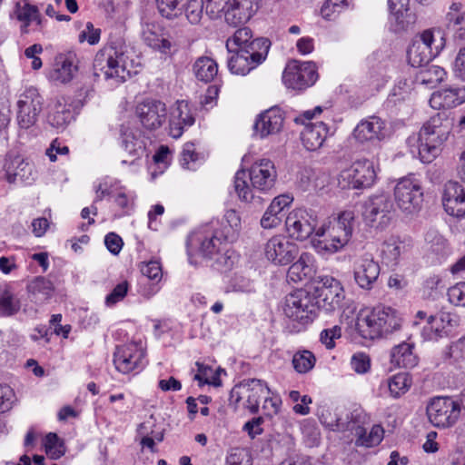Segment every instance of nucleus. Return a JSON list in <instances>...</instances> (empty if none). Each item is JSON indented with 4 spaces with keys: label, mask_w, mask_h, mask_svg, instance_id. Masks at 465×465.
<instances>
[{
    "label": "nucleus",
    "mask_w": 465,
    "mask_h": 465,
    "mask_svg": "<svg viewBox=\"0 0 465 465\" xmlns=\"http://www.w3.org/2000/svg\"><path fill=\"white\" fill-rule=\"evenodd\" d=\"M131 65L128 56L113 47L100 50L94 61L95 74H103L106 80H113L115 84L125 82L132 76Z\"/></svg>",
    "instance_id": "obj_7"
},
{
    "label": "nucleus",
    "mask_w": 465,
    "mask_h": 465,
    "mask_svg": "<svg viewBox=\"0 0 465 465\" xmlns=\"http://www.w3.org/2000/svg\"><path fill=\"white\" fill-rule=\"evenodd\" d=\"M445 354L454 361L465 360V336L451 342L447 348Z\"/></svg>",
    "instance_id": "obj_57"
},
{
    "label": "nucleus",
    "mask_w": 465,
    "mask_h": 465,
    "mask_svg": "<svg viewBox=\"0 0 465 465\" xmlns=\"http://www.w3.org/2000/svg\"><path fill=\"white\" fill-rule=\"evenodd\" d=\"M129 284L126 281L117 284L113 291L106 296L105 303L107 306H113L122 301L127 294Z\"/></svg>",
    "instance_id": "obj_58"
},
{
    "label": "nucleus",
    "mask_w": 465,
    "mask_h": 465,
    "mask_svg": "<svg viewBox=\"0 0 465 465\" xmlns=\"http://www.w3.org/2000/svg\"><path fill=\"white\" fill-rule=\"evenodd\" d=\"M410 0H388L390 22L394 31L407 30L415 23V15L409 10Z\"/></svg>",
    "instance_id": "obj_33"
},
{
    "label": "nucleus",
    "mask_w": 465,
    "mask_h": 465,
    "mask_svg": "<svg viewBox=\"0 0 465 465\" xmlns=\"http://www.w3.org/2000/svg\"><path fill=\"white\" fill-rule=\"evenodd\" d=\"M282 216L279 210L270 204L260 221L261 226L263 229L275 228L281 224Z\"/></svg>",
    "instance_id": "obj_52"
},
{
    "label": "nucleus",
    "mask_w": 465,
    "mask_h": 465,
    "mask_svg": "<svg viewBox=\"0 0 465 465\" xmlns=\"http://www.w3.org/2000/svg\"><path fill=\"white\" fill-rule=\"evenodd\" d=\"M260 0H232L225 11V22L231 26L247 23L258 11Z\"/></svg>",
    "instance_id": "obj_29"
},
{
    "label": "nucleus",
    "mask_w": 465,
    "mask_h": 465,
    "mask_svg": "<svg viewBox=\"0 0 465 465\" xmlns=\"http://www.w3.org/2000/svg\"><path fill=\"white\" fill-rule=\"evenodd\" d=\"M78 71V58L73 52L59 54L55 56L49 79L58 84H67L73 80Z\"/></svg>",
    "instance_id": "obj_27"
},
{
    "label": "nucleus",
    "mask_w": 465,
    "mask_h": 465,
    "mask_svg": "<svg viewBox=\"0 0 465 465\" xmlns=\"http://www.w3.org/2000/svg\"><path fill=\"white\" fill-rule=\"evenodd\" d=\"M5 175L9 183L31 184L36 178L34 164L17 155L5 163Z\"/></svg>",
    "instance_id": "obj_30"
},
{
    "label": "nucleus",
    "mask_w": 465,
    "mask_h": 465,
    "mask_svg": "<svg viewBox=\"0 0 465 465\" xmlns=\"http://www.w3.org/2000/svg\"><path fill=\"white\" fill-rule=\"evenodd\" d=\"M445 74L446 73L443 68L431 64L420 70L417 76V80L422 84L432 87L443 81Z\"/></svg>",
    "instance_id": "obj_44"
},
{
    "label": "nucleus",
    "mask_w": 465,
    "mask_h": 465,
    "mask_svg": "<svg viewBox=\"0 0 465 465\" xmlns=\"http://www.w3.org/2000/svg\"><path fill=\"white\" fill-rule=\"evenodd\" d=\"M194 118L191 114L188 104L184 101H178L171 113L170 134L173 138H179L184 127L193 125Z\"/></svg>",
    "instance_id": "obj_35"
},
{
    "label": "nucleus",
    "mask_w": 465,
    "mask_h": 465,
    "mask_svg": "<svg viewBox=\"0 0 465 465\" xmlns=\"http://www.w3.org/2000/svg\"><path fill=\"white\" fill-rule=\"evenodd\" d=\"M141 272L143 276H146L151 280L160 281L162 278L161 264L157 261H150L148 262H144L141 266Z\"/></svg>",
    "instance_id": "obj_61"
},
{
    "label": "nucleus",
    "mask_w": 465,
    "mask_h": 465,
    "mask_svg": "<svg viewBox=\"0 0 465 465\" xmlns=\"http://www.w3.org/2000/svg\"><path fill=\"white\" fill-rule=\"evenodd\" d=\"M43 103V97L33 86L25 88L19 95L16 120L21 128L28 129L37 122Z\"/></svg>",
    "instance_id": "obj_13"
},
{
    "label": "nucleus",
    "mask_w": 465,
    "mask_h": 465,
    "mask_svg": "<svg viewBox=\"0 0 465 465\" xmlns=\"http://www.w3.org/2000/svg\"><path fill=\"white\" fill-rule=\"evenodd\" d=\"M410 386L411 379L405 372L392 376L388 382L390 392L394 398L404 394L409 390Z\"/></svg>",
    "instance_id": "obj_49"
},
{
    "label": "nucleus",
    "mask_w": 465,
    "mask_h": 465,
    "mask_svg": "<svg viewBox=\"0 0 465 465\" xmlns=\"http://www.w3.org/2000/svg\"><path fill=\"white\" fill-rule=\"evenodd\" d=\"M136 114L144 128L155 130L165 123L167 110L163 102L148 99L136 106Z\"/></svg>",
    "instance_id": "obj_23"
},
{
    "label": "nucleus",
    "mask_w": 465,
    "mask_h": 465,
    "mask_svg": "<svg viewBox=\"0 0 465 465\" xmlns=\"http://www.w3.org/2000/svg\"><path fill=\"white\" fill-rule=\"evenodd\" d=\"M445 36L440 29L424 30L408 49L409 63L413 67L427 65L445 46Z\"/></svg>",
    "instance_id": "obj_8"
},
{
    "label": "nucleus",
    "mask_w": 465,
    "mask_h": 465,
    "mask_svg": "<svg viewBox=\"0 0 465 465\" xmlns=\"http://www.w3.org/2000/svg\"><path fill=\"white\" fill-rule=\"evenodd\" d=\"M394 213L393 202L385 193L372 195L363 203L362 217L371 227L383 229L391 223Z\"/></svg>",
    "instance_id": "obj_10"
},
{
    "label": "nucleus",
    "mask_w": 465,
    "mask_h": 465,
    "mask_svg": "<svg viewBox=\"0 0 465 465\" xmlns=\"http://www.w3.org/2000/svg\"><path fill=\"white\" fill-rule=\"evenodd\" d=\"M79 42L87 41L90 45H95L100 39V30L95 29L91 22H87L85 29L78 36Z\"/></svg>",
    "instance_id": "obj_63"
},
{
    "label": "nucleus",
    "mask_w": 465,
    "mask_h": 465,
    "mask_svg": "<svg viewBox=\"0 0 465 465\" xmlns=\"http://www.w3.org/2000/svg\"><path fill=\"white\" fill-rule=\"evenodd\" d=\"M316 358L310 351L303 350L297 351L292 357V365L299 373L310 371L315 365Z\"/></svg>",
    "instance_id": "obj_45"
},
{
    "label": "nucleus",
    "mask_w": 465,
    "mask_h": 465,
    "mask_svg": "<svg viewBox=\"0 0 465 465\" xmlns=\"http://www.w3.org/2000/svg\"><path fill=\"white\" fill-rule=\"evenodd\" d=\"M318 309L322 308L327 312L341 309L344 300V291L339 281L332 277L322 279V285L318 288Z\"/></svg>",
    "instance_id": "obj_22"
},
{
    "label": "nucleus",
    "mask_w": 465,
    "mask_h": 465,
    "mask_svg": "<svg viewBox=\"0 0 465 465\" xmlns=\"http://www.w3.org/2000/svg\"><path fill=\"white\" fill-rule=\"evenodd\" d=\"M220 229L232 241L236 238L241 229V218L235 210L230 209L225 212L223 220L220 221Z\"/></svg>",
    "instance_id": "obj_43"
},
{
    "label": "nucleus",
    "mask_w": 465,
    "mask_h": 465,
    "mask_svg": "<svg viewBox=\"0 0 465 465\" xmlns=\"http://www.w3.org/2000/svg\"><path fill=\"white\" fill-rule=\"evenodd\" d=\"M323 422L332 430L351 431L357 439L360 434L363 433L364 426L369 422V417L362 409L355 408L346 413L344 418L340 417L334 420H324Z\"/></svg>",
    "instance_id": "obj_26"
},
{
    "label": "nucleus",
    "mask_w": 465,
    "mask_h": 465,
    "mask_svg": "<svg viewBox=\"0 0 465 465\" xmlns=\"http://www.w3.org/2000/svg\"><path fill=\"white\" fill-rule=\"evenodd\" d=\"M394 199L398 207L407 214L417 213L423 201V192L418 180L404 177L394 187Z\"/></svg>",
    "instance_id": "obj_11"
},
{
    "label": "nucleus",
    "mask_w": 465,
    "mask_h": 465,
    "mask_svg": "<svg viewBox=\"0 0 465 465\" xmlns=\"http://www.w3.org/2000/svg\"><path fill=\"white\" fill-rule=\"evenodd\" d=\"M284 116L281 109L272 107L259 114L254 123V134L261 139L279 134L283 127Z\"/></svg>",
    "instance_id": "obj_24"
},
{
    "label": "nucleus",
    "mask_w": 465,
    "mask_h": 465,
    "mask_svg": "<svg viewBox=\"0 0 465 465\" xmlns=\"http://www.w3.org/2000/svg\"><path fill=\"white\" fill-rule=\"evenodd\" d=\"M204 1L190 0L184 9L185 16L192 25H197L201 22L203 15Z\"/></svg>",
    "instance_id": "obj_51"
},
{
    "label": "nucleus",
    "mask_w": 465,
    "mask_h": 465,
    "mask_svg": "<svg viewBox=\"0 0 465 465\" xmlns=\"http://www.w3.org/2000/svg\"><path fill=\"white\" fill-rule=\"evenodd\" d=\"M341 336V330L339 326H333L330 329L323 330L320 334V340L327 349H332L335 347V339H339Z\"/></svg>",
    "instance_id": "obj_59"
},
{
    "label": "nucleus",
    "mask_w": 465,
    "mask_h": 465,
    "mask_svg": "<svg viewBox=\"0 0 465 465\" xmlns=\"http://www.w3.org/2000/svg\"><path fill=\"white\" fill-rule=\"evenodd\" d=\"M351 365L357 373H367L371 369V359L366 353L358 352L352 355Z\"/></svg>",
    "instance_id": "obj_55"
},
{
    "label": "nucleus",
    "mask_w": 465,
    "mask_h": 465,
    "mask_svg": "<svg viewBox=\"0 0 465 465\" xmlns=\"http://www.w3.org/2000/svg\"><path fill=\"white\" fill-rule=\"evenodd\" d=\"M317 214L306 209L292 210L285 219L286 230L290 237L298 241L308 239L313 232L316 235Z\"/></svg>",
    "instance_id": "obj_15"
},
{
    "label": "nucleus",
    "mask_w": 465,
    "mask_h": 465,
    "mask_svg": "<svg viewBox=\"0 0 465 465\" xmlns=\"http://www.w3.org/2000/svg\"><path fill=\"white\" fill-rule=\"evenodd\" d=\"M407 252V244L400 238L391 236L386 240L381 247V260L388 267L398 265L401 254Z\"/></svg>",
    "instance_id": "obj_38"
},
{
    "label": "nucleus",
    "mask_w": 465,
    "mask_h": 465,
    "mask_svg": "<svg viewBox=\"0 0 465 465\" xmlns=\"http://www.w3.org/2000/svg\"><path fill=\"white\" fill-rule=\"evenodd\" d=\"M14 15L22 23L21 30L23 33H27L28 26L33 24H35L39 27L42 25V19L38 7L32 5L28 0H16Z\"/></svg>",
    "instance_id": "obj_36"
},
{
    "label": "nucleus",
    "mask_w": 465,
    "mask_h": 465,
    "mask_svg": "<svg viewBox=\"0 0 465 465\" xmlns=\"http://www.w3.org/2000/svg\"><path fill=\"white\" fill-rule=\"evenodd\" d=\"M317 79V67L312 62L290 61L282 74L285 86L299 91L312 86Z\"/></svg>",
    "instance_id": "obj_12"
},
{
    "label": "nucleus",
    "mask_w": 465,
    "mask_h": 465,
    "mask_svg": "<svg viewBox=\"0 0 465 465\" xmlns=\"http://www.w3.org/2000/svg\"><path fill=\"white\" fill-rule=\"evenodd\" d=\"M401 318L391 307H376L371 312H360L354 322V329L363 339L373 340L386 337L398 331Z\"/></svg>",
    "instance_id": "obj_6"
},
{
    "label": "nucleus",
    "mask_w": 465,
    "mask_h": 465,
    "mask_svg": "<svg viewBox=\"0 0 465 465\" xmlns=\"http://www.w3.org/2000/svg\"><path fill=\"white\" fill-rule=\"evenodd\" d=\"M47 122L56 129H64L72 119V113L64 97H56L48 105Z\"/></svg>",
    "instance_id": "obj_37"
},
{
    "label": "nucleus",
    "mask_w": 465,
    "mask_h": 465,
    "mask_svg": "<svg viewBox=\"0 0 465 465\" xmlns=\"http://www.w3.org/2000/svg\"><path fill=\"white\" fill-rule=\"evenodd\" d=\"M453 71L456 77L465 81V47L460 49L454 61Z\"/></svg>",
    "instance_id": "obj_64"
},
{
    "label": "nucleus",
    "mask_w": 465,
    "mask_h": 465,
    "mask_svg": "<svg viewBox=\"0 0 465 465\" xmlns=\"http://www.w3.org/2000/svg\"><path fill=\"white\" fill-rule=\"evenodd\" d=\"M141 35L143 43L150 48L163 54L171 52L172 43L169 35L159 23L147 22L143 24Z\"/></svg>",
    "instance_id": "obj_25"
},
{
    "label": "nucleus",
    "mask_w": 465,
    "mask_h": 465,
    "mask_svg": "<svg viewBox=\"0 0 465 465\" xmlns=\"http://www.w3.org/2000/svg\"><path fill=\"white\" fill-rule=\"evenodd\" d=\"M269 392L270 389L262 381L252 379L234 387L231 392L230 401L236 405L243 400V407L252 414H256L259 411L261 399Z\"/></svg>",
    "instance_id": "obj_14"
},
{
    "label": "nucleus",
    "mask_w": 465,
    "mask_h": 465,
    "mask_svg": "<svg viewBox=\"0 0 465 465\" xmlns=\"http://www.w3.org/2000/svg\"><path fill=\"white\" fill-rule=\"evenodd\" d=\"M383 434V428L381 425H374L369 434H367L366 429H364L363 433L360 434L355 440V444L367 448L376 446L382 440Z\"/></svg>",
    "instance_id": "obj_47"
},
{
    "label": "nucleus",
    "mask_w": 465,
    "mask_h": 465,
    "mask_svg": "<svg viewBox=\"0 0 465 465\" xmlns=\"http://www.w3.org/2000/svg\"><path fill=\"white\" fill-rule=\"evenodd\" d=\"M27 289L36 302H45L49 300L54 291L53 282L41 276L34 279Z\"/></svg>",
    "instance_id": "obj_41"
},
{
    "label": "nucleus",
    "mask_w": 465,
    "mask_h": 465,
    "mask_svg": "<svg viewBox=\"0 0 465 465\" xmlns=\"http://www.w3.org/2000/svg\"><path fill=\"white\" fill-rule=\"evenodd\" d=\"M450 130L451 122L445 113H437L423 124L419 133V156L422 163H430L441 153Z\"/></svg>",
    "instance_id": "obj_5"
},
{
    "label": "nucleus",
    "mask_w": 465,
    "mask_h": 465,
    "mask_svg": "<svg viewBox=\"0 0 465 465\" xmlns=\"http://www.w3.org/2000/svg\"><path fill=\"white\" fill-rule=\"evenodd\" d=\"M277 181V171L273 162L269 159L256 161L251 167L249 174L239 170L234 176V191L240 201L250 203L253 208L262 207L264 199L256 192H271Z\"/></svg>",
    "instance_id": "obj_3"
},
{
    "label": "nucleus",
    "mask_w": 465,
    "mask_h": 465,
    "mask_svg": "<svg viewBox=\"0 0 465 465\" xmlns=\"http://www.w3.org/2000/svg\"><path fill=\"white\" fill-rule=\"evenodd\" d=\"M21 308L19 299L9 291H5L0 297V317H9L16 314Z\"/></svg>",
    "instance_id": "obj_48"
},
{
    "label": "nucleus",
    "mask_w": 465,
    "mask_h": 465,
    "mask_svg": "<svg viewBox=\"0 0 465 465\" xmlns=\"http://www.w3.org/2000/svg\"><path fill=\"white\" fill-rule=\"evenodd\" d=\"M144 357L145 351L143 347L136 342H131L116 347L114 352V364L119 372L128 374L143 367Z\"/></svg>",
    "instance_id": "obj_18"
},
{
    "label": "nucleus",
    "mask_w": 465,
    "mask_h": 465,
    "mask_svg": "<svg viewBox=\"0 0 465 465\" xmlns=\"http://www.w3.org/2000/svg\"><path fill=\"white\" fill-rule=\"evenodd\" d=\"M349 5L350 0H326L321 8V15L326 20H334Z\"/></svg>",
    "instance_id": "obj_46"
},
{
    "label": "nucleus",
    "mask_w": 465,
    "mask_h": 465,
    "mask_svg": "<svg viewBox=\"0 0 465 465\" xmlns=\"http://www.w3.org/2000/svg\"><path fill=\"white\" fill-rule=\"evenodd\" d=\"M198 159V154L195 153L194 144L187 143L184 144L181 156V164L183 168L193 169L191 163H193Z\"/></svg>",
    "instance_id": "obj_62"
},
{
    "label": "nucleus",
    "mask_w": 465,
    "mask_h": 465,
    "mask_svg": "<svg viewBox=\"0 0 465 465\" xmlns=\"http://www.w3.org/2000/svg\"><path fill=\"white\" fill-rule=\"evenodd\" d=\"M299 254L298 246L282 235H275L264 245V255L274 265L284 266L291 263Z\"/></svg>",
    "instance_id": "obj_17"
},
{
    "label": "nucleus",
    "mask_w": 465,
    "mask_h": 465,
    "mask_svg": "<svg viewBox=\"0 0 465 465\" xmlns=\"http://www.w3.org/2000/svg\"><path fill=\"white\" fill-rule=\"evenodd\" d=\"M315 172L309 167L302 168L297 174V184L302 191H308L314 185Z\"/></svg>",
    "instance_id": "obj_56"
},
{
    "label": "nucleus",
    "mask_w": 465,
    "mask_h": 465,
    "mask_svg": "<svg viewBox=\"0 0 465 465\" xmlns=\"http://www.w3.org/2000/svg\"><path fill=\"white\" fill-rule=\"evenodd\" d=\"M381 268L377 262L369 255L360 257L354 263L353 274L356 283L361 289L371 290L378 280Z\"/></svg>",
    "instance_id": "obj_28"
},
{
    "label": "nucleus",
    "mask_w": 465,
    "mask_h": 465,
    "mask_svg": "<svg viewBox=\"0 0 465 465\" xmlns=\"http://www.w3.org/2000/svg\"><path fill=\"white\" fill-rule=\"evenodd\" d=\"M456 326H458V318L455 314L448 312L430 314L428 322L421 330V336L424 341H437L448 336L450 329Z\"/></svg>",
    "instance_id": "obj_20"
},
{
    "label": "nucleus",
    "mask_w": 465,
    "mask_h": 465,
    "mask_svg": "<svg viewBox=\"0 0 465 465\" xmlns=\"http://www.w3.org/2000/svg\"><path fill=\"white\" fill-rule=\"evenodd\" d=\"M193 73L202 82L209 83L214 79L218 73V65L211 57H199L193 64Z\"/></svg>",
    "instance_id": "obj_40"
},
{
    "label": "nucleus",
    "mask_w": 465,
    "mask_h": 465,
    "mask_svg": "<svg viewBox=\"0 0 465 465\" xmlns=\"http://www.w3.org/2000/svg\"><path fill=\"white\" fill-rule=\"evenodd\" d=\"M354 218L352 211H343L318 227L316 237L322 239L312 240L315 251L330 255L342 250L351 238Z\"/></svg>",
    "instance_id": "obj_4"
},
{
    "label": "nucleus",
    "mask_w": 465,
    "mask_h": 465,
    "mask_svg": "<svg viewBox=\"0 0 465 465\" xmlns=\"http://www.w3.org/2000/svg\"><path fill=\"white\" fill-rule=\"evenodd\" d=\"M270 47L268 38H253L249 27L237 29L226 41L229 70L234 74L246 75L266 60Z\"/></svg>",
    "instance_id": "obj_1"
},
{
    "label": "nucleus",
    "mask_w": 465,
    "mask_h": 465,
    "mask_svg": "<svg viewBox=\"0 0 465 465\" xmlns=\"http://www.w3.org/2000/svg\"><path fill=\"white\" fill-rule=\"evenodd\" d=\"M311 261L312 257L309 253H302L299 259L289 267L287 278L293 282H299L306 279L312 272Z\"/></svg>",
    "instance_id": "obj_42"
},
{
    "label": "nucleus",
    "mask_w": 465,
    "mask_h": 465,
    "mask_svg": "<svg viewBox=\"0 0 465 465\" xmlns=\"http://www.w3.org/2000/svg\"><path fill=\"white\" fill-rule=\"evenodd\" d=\"M226 465H250L247 452L243 449H232L226 458Z\"/></svg>",
    "instance_id": "obj_60"
},
{
    "label": "nucleus",
    "mask_w": 465,
    "mask_h": 465,
    "mask_svg": "<svg viewBox=\"0 0 465 465\" xmlns=\"http://www.w3.org/2000/svg\"><path fill=\"white\" fill-rule=\"evenodd\" d=\"M230 5V0H205L204 6L206 15L215 19L221 16L222 13H225Z\"/></svg>",
    "instance_id": "obj_53"
},
{
    "label": "nucleus",
    "mask_w": 465,
    "mask_h": 465,
    "mask_svg": "<svg viewBox=\"0 0 465 465\" xmlns=\"http://www.w3.org/2000/svg\"><path fill=\"white\" fill-rule=\"evenodd\" d=\"M391 362L398 368H413L418 363V357L413 352V344L401 342L391 351Z\"/></svg>",
    "instance_id": "obj_39"
},
{
    "label": "nucleus",
    "mask_w": 465,
    "mask_h": 465,
    "mask_svg": "<svg viewBox=\"0 0 465 465\" xmlns=\"http://www.w3.org/2000/svg\"><path fill=\"white\" fill-rule=\"evenodd\" d=\"M329 135V128L323 122L306 124L301 134L303 146L308 151L320 149Z\"/></svg>",
    "instance_id": "obj_34"
},
{
    "label": "nucleus",
    "mask_w": 465,
    "mask_h": 465,
    "mask_svg": "<svg viewBox=\"0 0 465 465\" xmlns=\"http://www.w3.org/2000/svg\"><path fill=\"white\" fill-rule=\"evenodd\" d=\"M430 105L436 110L450 109L465 103V86L450 85L434 92Z\"/></svg>",
    "instance_id": "obj_32"
},
{
    "label": "nucleus",
    "mask_w": 465,
    "mask_h": 465,
    "mask_svg": "<svg viewBox=\"0 0 465 465\" xmlns=\"http://www.w3.org/2000/svg\"><path fill=\"white\" fill-rule=\"evenodd\" d=\"M427 415L435 427H450L460 417L458 402L450 397H437L427 406Z\"/></svg>",
    "instance_id": "obj_16"
},
{
    "label": "nucleus",
    "mask_w": 465,
    "mask_h": 465,
    "mask_svg": "<svg viewBox=\"0 0 465 465\" xmlns=\"http://www.w3.org/2000/svg\"><path fill=\"white\" fill-rule=\"evenodd\" d=\"M448 298L455 306L465 307V282H460L448 290Z\"/></svg>",
    "instance_id": "obj_54"
},
{
    "label": "nucleus",
    "mask_w": 465,
    "mask_h": 465,
    "mask_svg": "<svg viewBox=\"0 0 465 465\" xmlns=\"http://www.w3.org/2000/svg\"><path fill=\"white\" fill-rule=\"evenodd\" d=\"M232 240L220 229V221L213 220L194 231L187 239L188 252L198 251L203 257L214 260L218 270H230L237 257L229 248Z\"/></svg>",
    "instance_id": "obj_2"
},
{
    "label": "nucleus",
    "mask_w": 465,
    "mask_h": 465,
    "mask_svg": "<svg viewBox=\"0 0 465 465\" xmlns=\"http://www.w3.org/2000/svg\"><path fill=\"white\" fill-rule=\"evenodd\" d=\"M353 135L361 143L381 141L387 135L386 123L378 116H370L357 124Z\"/></svg>",
    "instance_id": "obj_31"
},
{
    "label": "nucleus",
    "mask_w": 465,
    "mask_h": 465,
    "mask_svg": "<svg viewBox=\"0 0 465 465\" xmlns=\"http://www.w3.org/2000/svg\"><path fill=\"white\" fill-rule=\"evenodd\" d=\"M441 203L444 211L456 218L465 217V189L458 182H446L441 190Z\"/></svg>",
    "instance_id": "obj_21"
},
{
    "label": "nucleus",
    "mask_w": 465,
    "mask_h": 465,
    "mask_svg": "<svg viewBox=\"0 0 465 465\" xmlns=\"http://www.w3.org/2000/svg\"><path fill=\"white\" fill-rule=\"evenodd\" d=\"M182 0H155L160 15L166 19H174L182 14L179 5Z\"/></svg>",
    "instance_id": "obj_50"
},
{
    "label": "nucleus",
    "mask_w": 465,
    "mask_h": 465,
    "mask_svg": "<svg viewBox=\"0 0 465 465\" xmlns=\"http://www.w3.org/2000/svg\"><path fill=\"white\" fill-rule=\"evenodd\" d=\"M341 182L346 183L343 187L362 189L373 184L376 173L373 163L367 160H358L350 168L341 173Z\"/></svg>",
    "instance_id": "obj_19"
},
{
    "label": "nucleus",
    "mask_w": 465,
    "mask_h": 465,
    "mask_svg": "<svg viewBox=\"0 0 465 465\" xmlns=\"http://www.w3.org/2000/svg\"><path fill=\"white\" fill-rule=\"evenodd\" d=\"M318 311L316 297L304 289H298L285 299V315L302 324L313 320Z\"/></svg>",
    "instance_id": "obj_9"
}]
</instances>
